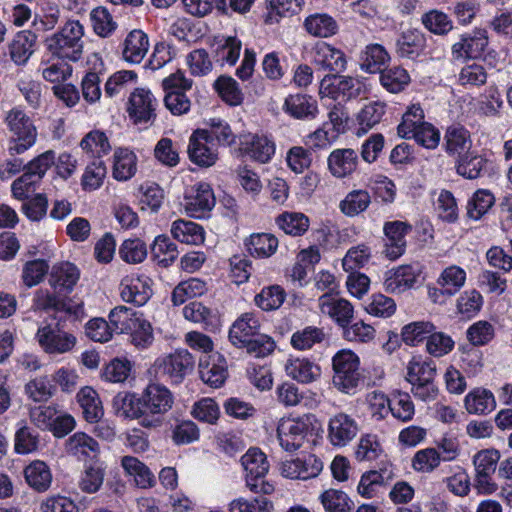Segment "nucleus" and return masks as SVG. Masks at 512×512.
I'll return each mask as SVG.
<instances>
[{
    "instance_id": "f257e3e1",
    "label": "nucleus",
    "mask_w": 512,
    "mask_h": 512,
    "mask_svg": "<svg viewBox=\"0 0 512 512\" xmlns=\"http://www.w3.org/2000/svg\"><path fill=\"white\" fill-rule=\"evenodd\" d=\"M84 27L78 20L67 21L62 28L47 37L48 51L59 59L78 61L84 48Z\"/></svg>"
},
{
    "instance_id": "f03ea898",
    "label": "nucleus",
    "mask_w": 512,
    "mask_h": 512,
    "mask_svg": "<svg viewBox=\"0 0 512 512\" xmlns=\"http://www.w3.org/2000/svg\"><path fill=\"white\" fill-rule=\"evenodd\" d=\"M436 365L422 356L412 357L406 365V381L411 385V393L422 401H432L437 397L435 385Z\"/></svg>"
},
{
    "instance_id": "7ed1b4c3",
    "label": "nucleus",
    "mask_w": 512,
    "mask_h": 512,
    "mask_svg": "<svg viewBox=\"0 0 512 512\" xmlns=\"http://www.w3.org/2000/svg\"><path fill=\"white\" fill-rule=\"evenodd\" d=\"M145 417L140 424L145 428L160 426L161 417L170 411L174 404L172 392L160 383H149L141 393Z\"/></svg>"
},
{
    "instance_id": "20e7f679",
    "label": "nucleus",
    "mask_w": 512,
    "mask_h": 512,
    "mask_svg": "<svg viewBox=\"0 0 512 512\" xmlns=\"http://www.w3.org/2000/svg\"><path fill=\"white\" fill-rule=\"evenodd\" d=\"M194 366V358L186 349L158 357L150 369V373L159 381L172 385L180 384Z\"/></svg>"
},
{
    "instance_id": "39448f33",
    "label": "nucleus",
    "mask_w": 512,
    "mask_h": 512,
    "mask_svg": "<svg viewBox=\"0 0 512 512\" xmlns=\"http://www.w3.org/2000/svg\"><path fill=\"white\" fill-rule=\"evenodd\" d=\"M241 465L247 488L255 494L269 495L274 492V485L265 480L269 471L266 455L258 448H250L242 457Z\"/></svg>"
},
{
    "instance_id": "423d86ee",
    "label": "nucleus",
    "mask_w": 512,
    "mask_h": 512,
    "mask_svg": "<svg viewBox=\"0 0 512 512\" xmlns=\"http://www.w3.org/2000/svg\"><path fill=\"white\" fill-rule=\"evenodd\" d=\"M6 122L12 133L8 147L11 155L22 154L35 144L37 131L24 111L13 108L8 113Z\"/></svg>"
},
{
    "instance_id": "0eeeda50",
    "label": "nucleus",
    "mask_w": 512,
    "mask_h": 512,
    "mask_svg": "<svg viewBox=\"0 0 512 512\" xmlns=\"http://www.w3.org/2000/svg\"><path fill=\"white\" fill-rule=\"evenodd\" d=\"M310 425V418L307 415L281 418L277 425L280 446L288 452L298 450L306 439Z\"/></svg>"
},
{
    "instance_id": "6e6552de",
    "label": "nucleus",
    "mask_w": 512,
    "mask_h": 512,
    "mask_svg": "<svg viewBox=\"0 0 512 512\" xmlns=\"http://www.w3.org/2000/svg\"><path fill=\"white\" fill-rule=\"evenodd\" d=\"M237 144L242 156L261 164L270 162L276 151L275 142L264 134L242 133Z\"/></svg>"
},
{
    "instance_id": "1a4fd4ad",
    "label": "nucleus",
    "mask_w": 512,
    "mask_h": 512,
    "mask_svg": "<svg viewBox=\"0 0 512 512\" xmlns=\"http://www.w3.org/2000/svg\"><path fill=\"white\" fill-rule=\"evenodd\" d=\"M423 273L420 263L400 265L385 272L383 286L390 294H402L412 289Z\"/></svg>"
},
{
    "instance_id": "9d476101",
    "label": "nucleus",
    "mask_w": 512,
    "mask_h": 512,
    "mask_svg": "<svg viewBox=\"0 0 512 512\" xmlns=\"http://www.w3.org/2000/svg\"><path fill=\"white\" fill-rule=\"evenodd\" d=\"M36 340L47 354L59 355L70 352L76 345V337L58 325L41 326L36 333Z\"/></svg>"
},
{
    "instance_id": "9b49d317",
    "label": "nucleus",
    "mask_w": 512,
    "mask_h": 512,
    "mask_svg": "<svg viewBox=\"0 0 512 512\" xmlns=\"http://www.w3.org/2000/svg\"><path fill=\"white\" fill-rule=\"evenodd\" d=\"M215 196L208 183L201 182L190 187L184 196V209L193 218H204L215 206Z\"/></svg>"
},
{
    "instance_id": "f8f14e48",
    "label": "nucleus",
    "mask_w": 512,
    "mask_h": 512,
    "mask_svg": "<svg viewBox=\"0 0 512 512\" xmlns=\"http://www.w3.org/2000/svg\"><path fill=\"white\" fill-rule=\"evenodd\" d=\"M187 153L190 161L202 168L212 167L219 158L218 149L208 139L204 129H197L191 134Z\"/></svg>"
},
{
    "instance_id": "ddd939ff",
    "label": "nucleus",
    "mask_w": 512,
    "mask_h": 512,
    "mask_svg": "<svg viewBox=\"0 0 512 512\" xmlns=\"http://www.w3.org/2000/svg\"><path fill=\"white\" fill-rule=\"evenodd\" d=\"M152 285L153 281L149 276L132 273L122 279L120 295L125 302L143 306L153 295Z\"/></svg>"
},
{
    "instance_id": "4468645a",
    "label": "nucleus",
    "mask_w": 512,
    "mask_h": 512,
    "mask_svg": "<svg viewBox=\"0 0 512 512\" xmlns=\"http://www.w3.org/2000/svg\"><path fill=\"white\" fill-rule=\"evenodd\" d=\"M357 421L344 412H339L328 421L327 438L334 447H344L358 434Z\"/></svg>"
},
{
    "instance_id": "2eb2a0df",
    "label": "nucleus",
    "mask_w": 512,
    "mask_h": 512,
    "mask_svg": "<svg viewBox=\"0 0 512 512\" xmlns=\"http://www.w3.org/2000/svg\"><path fill=\"white\" fill-rule=\"evenodd\" d=\"M322 314L329 316L340 327H346L354 316V307L346 299L325 293L319 297Z\"/></svg>"
},
{
    "instance_id": "dca6fc26",
    "label": "nucleus",
    "mask_w": 512,
    "mask_h": 512,
    "mask_svg": "<svg viewBox=\"0 0 512 512\" xmlns=\"http://www.w3.org/2000/svg\"><path fill=\"white\" fill-rule=\"evenodd\" d=\"M312 63L319 69L342 72L346 68L344 53L326 42H318L312 49Z\"/></svg>"
},
{
    "instance_id": "f3484780",
    "label": "nucleus",
    "mask_w": 512,
    "mask_h": 512,
    "mask_svg": "<svg viewBox=\"0 0 512 512\" xmlns=\"http://www.w3.org/2000/svg\"><path fill=\"white\" fill-rule=\"evenodd\" d=\"M323 469V463L315 455H307L284 461L281 464V474L290 479L307 480L316 477Z\"/></svg>"
},
{
    "instance_id": "a211bd4d",
    "label": "nucleus",
    "mask_w": 512,
    "mask_h": 512,
    "mask_svg": "<svg viewBox=\"0 0 512 512\" xmlns=\"http://www.w3.org/2000/svg\"><path fill=\"white\" fill-rule=\"evenodd\" d=\"M358 164V154L352 148L334 149L327 157L328 170L337 179L351 176L357 170Z\"/></svg>"
},
{
    "instance_id": "6ab92c4d",
    "label": "nucleus",
    "mask_w": 512,
    "mask_h": 512,
    "mask_svg": "<svg viewBox=\"0 0 512 512\" xmlns=\"http://www.w3.org/2000/svg\"><path fill=\"white\" fill-rule=\"evenodd\" d=\"M199 374L204 383L211 387H220L227 378L225 358L218 352L202 356L199 360Z\"/></svg>"
},
{
    "instance_id": "aec40b11",
    "label": "nucleus",
    "mask_w": 512,
    "mask_h": 512,
    "mask_svg": "<svg viewBox=\"0 0 512 512\" xmlns=\"http://www.w3.org/2000/svg\"><path fill=\"white\" fill-rule=\"evenodd\" d=\"M88 71L84 75L81 88L82 96L88 103H95L101 97L100 74L104 70L101 57L94 53L87 57Z\"/></svg>"
},
{
    "instance_id": "412c9836",
    "label": "nucleus",
    "mask_w": 512,
    "mask_h": 512,
    "mask_svg": "<svg viewBox=\"0 0 512 512\" xmlns=\"http://www.w3.org/2000/svg\"><path fill=\"white\" fill-rule=\"evenodd\" d=\"M411 227L402 221L386 222L383 228L385 234V253L391 260L403 255L406 248V235Z\"/></svg>"
},
{
    "instance_id": "4be33fe9",
    "label": "nucleus",
    "mask_w": 512,
    "mask_h": 512,
    "mask_svg": "<svg viewBox=\"0 0 512 512\" xmlns=\"http://www.w3.org/2000/svg\"><path fill=\"white\" fill-rule=\"evenodd\" d=\"M65 451L80 461H87L98 457L100 445L92 436L76 432L66 440Z\"/></svg>"
},
{
    "instance_id": "5701e85b",
    "label": "nucleus",
    "mask_w": 512,
    "mask_h": 512,
    "mask_svg": "<svg viewBox=\"0 0 512 512\" xmlns=\"http://www.w3.org/2000/svg\"><path fill=\"white\" fill-rule=\"evenodd\" d=\"M283 111L298 120H312L319 113L317 101L310 95L300 93L285 98Z\"/></svg>"
},
{
    "instance_id": "b1692460",
    "label": "nucleus",
    "mask_w": 512,
    "mask_h": 512,
    "mask_svg": "<svg viewBox=\"0 0 512 512\" xmlns=\"http://www.w3.org/2000/svg\"><path fill=\"white\" fill-rule=\"evenodd\" d=\"M285 372L288 377L301 384H310L321 377V367L304 357H291L285 363Z\"/></svg>"
},
{
    "instance_id": "393cba45",
    "label": "nucleus",
    "mask_w": 512,
    "mask_h": 512,
    "mask_svg": "<svg viewBox=\"0 0 512 512\" xmlns=\"http://www.w3.org/2000/svg\"><path fill=\"white\" fill-rule=\"evenodd\" d=\"M130 115L136 122H148L155 118L157 100L150 90L144 88L135 89L129 99Z\"/></svg>"
},
{
    "instance_id": "a878e982",
    "label": "nucleus",
    "mask_w": 512,
    "mask_h": 512,
    "mask_svg": "<svg viewBox=\"0 0 512 512\" xmlns=\"http://www.w3.org/2000/svg\"><path fill=\"white\" fill-rule=\"evenodd\" d=\"M488 45L487 32L482 29L475 30L472 34L463 36L461 40L452 46V54L455 58H478Z\"/></svg>"
},
{
    "instance_id": "bb28decb",
    "label": "nucleus",
    "mask_w": 512,
    "mask_h": 512,
    "mask_svg": "<svg viewBox=\"0 0 512 512\" xmlns=\"http://www.w3.org/2000/svg\"><path fill=\"white\" fill-rule=\"evenodd\" d=\"M260 322L254 313L247 312L238 317L229 330V340L240 347L259 333Z\"/></svg>"
},
{
    "instance_id": "cd10ccee",
    "label": "nucleus",
    "mask_w": 512,
    "mask_h": 512,
    "mask_svg": "<svg viewBox=\"0 0 512 512\" xmlns=\"http://www.w3.org/2000/svg\"><path fill=\"white\" fill-rule=\"evenodd\" d=\"M472 147L470 132L459 124L449 126L444 134V148L452 157H460L468 153Z\"/></svg>"
},
{
    "instance_id": "c85d7f7f",
    "label": "nucleus",
    "mask_w": 512,
    "mask_h": 512,
    "mask_svg": "<svg viewBox=\"0 0 512 512\" xmlns=\"http://www.w3.org/2000/svg\"><path fill=\"white\" fill-rule=\"evenodd\" d=\"M27 485L38 493L48 491L52 485L53 475L48 464L42 460H34L23 471Z\"/></svg>"
},
{
    "instance_id": "c756f323",
    "label": "nucleus",
    "mask_w": 512,
    "mask_h": 512,
    "mask_svg": "<svg viewBox=\"0 0 512 512\" xmlns=\"http://www.w3.org/2000/svg\"><path fill=\"white\" fill-rule=\"evenodd\" d=\"M149 50L148 36L141 30L131 31L122 43V57L131 64L140 63Z\"/></svg>"
},
{
    "instance_id": "7c9ffc66",
    "label": "nucleus",
    "mask_w": 512,
    "mask_h": 512,
    "mask_svg": "<svg viewBox=\"0 0 512 512\" xmlns=\"http://www.w3.org/2000/svg\"><path fill=\"white\" fill-rule=\"evenodd\" d=\"M138 158L128 148H117L113 154L112 176L115 180L125 182L135 176Z\"/></svg>"
},
{
    "instance_id": "2f4dec72",
    "label": "nucleus",
    "mask_w": 512,
    "mask_h": 512,
    "mask_svg": "<svg viewBox=\"0 0 512 512\" xmlns=\"http://www.w3.org/2000/svg\"><path fill=\"white\" fill-rule=\"evenodd\" d=\"M464 407L469 414L486 415L496 408V400L490 390L479 387L465 396Z\"/></svg>"
},
{
    "instance_id": "473e14b6",
    "label": "nucleus",
    "mask_w": 512,
    "mask_h": 512,
    "mask_svg": "<svg viewBox=\"0 0 512 512\" xmlns=\"http://www.w3.org/2000/svg\"><path fill=\"white\" fill-rule=\"evenodd\" d=\"M216 61L233 66L239 59L242 42L236 36L220 35L214 38Z\"/></svg>"
},
{
    "instance_id": "72a5a7b5",
    "label": "nucleus",
    "mask_w": 512,
    "mask_h": 512,
    "mask_svg": "<svg viewBox=\"0 0 512 512\" xmlns=\"http://www.w3.org/2000/svg\"><path fill=\"white\" fill-rule=\"evenodd\" d=\"M170 232L175 240L184 244L200 245L205 240L203 227L189 220H175L171 224Z\"/></svg>"
},
{
    "instance_id": "f704fd0d",
    "label": "nucleus",
    "mask_w": 512,
    "mask_h": 512,
    "mask_svg": "<svg viewBox=\"0 0 512 512\" xmlns=\"http://www.w3.org/2000/svg\"><path fill=\"white\" fill-rule=\"evenodd\" d=\"M116 415L126 419H143L145 417L142 397L129 392L118 393L113 398Z\"/></svg>"
},
{
    "instance_id": "c9c22d12",
    "label": "nucleus",
    "mask_w": 512,
    "mask_h": 512,
    "mask_svg": "<svg viewBox=\"0 0 512 512\" xmlns=\"http://www.w3.org/2000/svg\"><path fill=\"white\" fill-rule=\"evenodd\" d=\"M36 39V35L29 30L20 31L15 35L9 46V53L17 65L25 64L34 53Z\"/></svg>"
},
{
    "instance_id": "e433bc0d",
    "label": "nucleus",
    "mask_w": 512,
    "mask_h": 512,
    "mask_svg": "<svg viewBox=\"0 0 512 512\" xmlns=\"http://www.w3.org/2000/svg\"><path fill=\"white\" fill-rule=\"evenodd\" d=\"M77 401L87 422L95 423L102 418L104 414L102 402L93 388L89 386L81 388L77 393Z\"/></svg>"
},
{
    "instance_id": "4c0bfd02",
    "label": "nucleus",
    "mask_w": 512,
    "mask_h": 512,
    "mask_svg": "<svg viewBox=\"0 0 512 512\" xmlns=\"http://www.w3.org/2000/svg\"><path fill=\"white\" fill-rule=\"evenodd\" d=\"M121 466L127 475L134 478L139 488L147 489L155 485L156 480L153 473L136 457L124 456L121 459Z\"/></svg>"
},
{
    "instance_id": "58836bf2",
    "label": "nucleus",
    "mask_w": 512,
    "mask_h": 512,
    "mask_svg": "<svg viewBox=\"0 0 512 512\" xmlns=\"http://www.w3.org/2000/svg\"><path fill=\"white\" fill-rule=\"evenodd\" d=\"M390 61V55L384 46L373 43L365 47L361 55V69L367 73H380Z\"/></svg>"
},
{
    "instance_id": "ea45409f",
    "label": "nucleus",
    "mask_w": 512,
    "mask_h": 512,
    "mask_svg": "<svg viewBox=\"0 0 512 512\" xmlns=\"http://www.w3.org/2000/svg\"><path fill=\"white\" fill-rule=\"evenodd\" d=\"M80 278V270L70 262H62L52 267L49 283L54 288L72 290Z\"/></svg>"
},
{
    "instance_id": "a19ab883",
    "label": "nucleus",
    "mask_w": 512,
    "mask_h": 512,
    "mask_svg": "<svg viewBox=\"0 0 512 512\" xmlns=\"http://www.w3.org/2000/svg\"><path fill=\"white\" fill-rule=\"evenodd\" d=\"M304 28L314 37L327 38L336 34L338 24L332 16L326 13H316L305 19Z\"/></svg>"
},
{
    "instance_id": "79ce46f5",
    "label": "nucleus",
    "mask_w": 512,
    "mask_h": 512,
    "mask_svg": "<svg viewBox=\"0 0 512 512\" xmlns=\"http://www.w3.org/2000/svg\"><path fill=\"white\" fill-rule=\"evenodd\" d=\"M277 401L285 407H294L301 403L309 408L316 407L317 399H305L304 394L292 382H283L276 387Z\"/></svg>"
},
{
    "instance_id": "37998d69",
    "label": "nucleus",
    "mask_w": 512,
    "mask_h": 512,
    "mask_svg": "<svg viewBox=\"0 0 512 512\" xmlns=\"http://www.w3.org/2000/svg\"><path fill=\"white\" fill-rule=\"evenodd\" d=\"M466 278V271L462 267L450 265L443 269L436 283L443 287V291L448 294V297H452L464 287Z\"/></svg>"
},
{
    "instance_id": "c03bdc74",
    "label": "nucleus",
    "mask_w": 512,
    "mask_h": 512,
    "mask_svg": "<svg viewBox=\"0 0 512 512\" xmlns=\"http://www.w3.org/2000/svg\"><path fill=\"white\" fill-rule=\"evenodd\" d=\"M276 224L287 235L302 236L310 226L309 218L301 212L285 211L276 218Z\"/></svg>"
},
{
    "instance_id": "a18cd8bd",
    "label": "nucleus",
    "mask_w": 512,
    "mask_h": 512,
    "mask_svg": "<svg viewBox=\"0 0 512 512\" xmlns=\"http://www.w3.org/2000/svg\"><path fill=\"white\" fill-rule=\"evenodd\" d=\"M143 314L126 306H117L109 313V321L117 333H129Z\"/></svg>"
},
{
    "instance_id": "49530a36",
    "label": "nucleus",
    "mask_w": 512,
    "mask_h": 512,
    "mask_svg": "<svg viewBox=\"0 0 512 512\" xmlns=\"http://www.w3.org/2000/svg\"><path fill=\"white\" fill-rule=\"evenodd\" d=\"M424 45L422 33L416 29L404 31L396 41V52L400 57L414 58Z\"/></svg>"
},
{
    "instance_id": "de8ad7c7",
    "label": "nucleus",
    "mask_w": 512,
    "mask_h": 512,
    "mask_svg": "<svg viewBox=\"0 0 512 512\" xmlns=\"http://www.w3.org/2000/svg\"><path fill=\"white\" fill-rule=\"evenodd\" d=\"M371 203V196L368 191L357 189L350 191L340 202L339 208L343 214L349 217L364 212Z\"/></svg>"
},
{
    "instance_id": "09e8293b",
    "label": "nucleus",
    "mask_w": 512,
    "mask_h": 512,
    "mask_svg": "<svg viewBox=\"0 0 512 512\" xmlns=\"http://www.w3.org/2000/svg\"><path fill=\"white\" fill-rule=\"evenodd\" d=\"M207 290L206 283L198 278H190L180 282L173 290L171 300L175 306L182 305L188 299L203 295Z\"/></svg>"
},
{
    "instance_id": "8fccbe9b",
    "label": "nucleus",
    "mask_w": 512,
    "mask_h": 512,
    "mask_svg": "<svg viewBox=\"0 0 512 512\" xmlns=\"http://www.w3.org/2000/svg\"><path fill=\"white\" fill-rule=\"evenodd\" d=\"M246 246L252 256L266 258L275 253L278 239L272 234L257 233L250 236Z\"/></svg>"
},
{
    "instance_id": "3c124183",
    "label": "nucleus",
    "mask_w": 512,
    "mask_h": 512,
    "mask_svg": "<svg viewBox=\"0 0 512 512\" xmlns=\"http://www.w3.org/2000/svg\"><path fill=\"white\" fill-rule=\"evenodd\" d=\"M385 113V106L380 102H371L365 105L357 115V135L366 134L378 124Z\"/></svg>"
},
{
    "instance_id": "603ef678",
    "label": "nucleus",
    "mask_w": 512,
    "mask_h": 512,
    "mask_svg": "<svg viewBox=\"0 0 512 512\" xmlns=\"http://www.w3.org/2000/svg\"><path fill=\"white\" fill-rule=\"evenodd\" d=\"M285 290L279 285L264 287L255 295L254 302L263 311L279 309L285 301Z\"/></svg>"
},
{
    "instance_id": "864d4df0",
    "label": "nucleus",
    "mask_w": 512,
    "mask_h": 512,
    "mask_svg": "<svg viewBox=\"0 0 512 512\" xmlns=\"http://www.w3.org/2000/svg\"><path fill=\"white\" fill-rule=\"evenodd\" d=\"M80 147L90 157L96 158H101L111 150V145L106 134L99 130L90 131L81 140Z\"/></svg>"
},
{
    "instance_id": "5fc2aeb1",
    "label": "nucleus",
    "mask_w": 512,
    "mask_h": 512,
    "mask_svg": "<svg viewBox=\"0 0 512 512\" xmlns=\"http://www.w3.org/2000/svg\"><path fill=\"white\" fill-rule=\"evenodd\" d=\"M325 336V332L322 328L307 326L301 330L295 331L291 336L290 342L292 347L296 350L304 351L324 341Z\"/></svg>"
},
{
    "instance_id": "6e6d98bb",
    "label": "nucleus",
    "mask_w": 512,
    "mask_h": 512,
    "mask_svg": "<svg viewBox=\"0 0 512 512\" xmlns=\"http://www.w3.org/2000/svg\"><path fill=\"white\" fill-rule=\"evenodd\" d=\"M424 118L423 108L419 104H411L403 114L402 121L398 125V135L405 139H411V133L426 123Z\"/></svg>"
},
{
    "instance_id": "4d7b16f0",
    "label": "nucleus",
    "mask_w": 512,
    "mask_h": 512,
    "mask_svg": "<svg viewBox=\"0 0 512 512\" xmlns=\"http://www.w3.org/2000/svg\"><path fill=\"white\" fill-rule=\"evenodd\" d=\"M410 82L408 72L399 66L385 69L380 74L381 85L389 92L398 93Z\"/></svg>"
},
{
    "instance_id": "13d9d810",
    "label": "nucleus",
    "mask_w": 512,
    "mask_h": 512,
    "mask_svg": "<svg viewBox=\"0 0 512 512\" xmlns=\"http://www.w3.org/2000/svg\"><path fill=\"white\" fill-rule=\"evenodd\" d=\"M435 330V326L428 321H417L405 325L401 331V337L405 344L415 346L427 340Z\"/></svg>"
},
{
    "instance_id": "bf43d9fd",
    "label": "nucleus",
    "mask_w": 512,
    "mask_h": 512,
    "mask_svg": "<svg viewBox=\"0 0 512 512\" xmlns=\"http://www.w3.org/2000/svg\"><path fill=\"white\" fill-rule=\"evenodd\" d=\"M390 413L401 422L411 421L415 414V406L410 395L400 391L394 393L391 398Z\"/></svg>"
},
{
    "instance_id": "052dcab7",
    "label": "nucleus",
    "mask_w": 512,
    "mask_h": 512,
    "mask_svg": "<svg viewBox=\"0 0 512 512\" xmlns=\"http://www.w3.org/2000/svg\"><path fill=\"white\" fill-rule=\"evenodd\" d=\"M106 166L100 159L93 161L84 170L81 178V185L85 191L99 189L106 177Z\"/></svg>"
},
{
    "instance_id": "680f3d73",
    "label": "nucleus",
    "mask_w": 512,
    "mask_h": 512,
    "mask_svg": "<svg viewBox=\"0 0 512 512\" xmlns=\"http://www.w3.org/2000/svg\"><path fill=\"white\" fill-rule=\"evenodd\" d=\"M495 202L494 195L488 190H477L467 205V214L473 220L480 219Z\"/></svg>"
},
{
    "instance_id": "e2e57ef3",
    "label": "nucleus",
    "mask_w": 512,
    "mask_h": 512,
    "mask_svg": "<svg viewBox=\"0 0 512 512\" xmlns=\"http://www.w3.org/2000/svg\"><path fill=\"white\" fill-rule=\"evenodd\" d=\"M485 163L486 161L482 156L469 151L457 158L456 170L459 175L465 178L476 179L480 176Z\"/></svg>"
},
{
    "instance_id": "0e129e2a",
    "label": "nucleus",
    "mask_w": 512,
    "mask_h": 512,
    "mask_svg": "<svg viewBox=\"0 0 512 512\" xmlns=\"http://www.w3.org/2000/svg\"><path fill=\"white\" fill-rule=\"evenodd\" d=\"M325 512H350L351 501L346 493L336 489L324 491L319 497Z\"/></svg>"
},
{
    "instance_id": "69168bd1",
    "label": "nucleus",
    "mask_w": 512,
    "mask_h": 512,
    "mask_svg": "<svg viewBox=\"0 0 512 512\" xmlns=\"http://www.w3.org/2000/svg\"><path fill=\"white\" fill-rule=\"evenodd\" d=\"M120 258L129 264H138L147 257V246L139 238L125 240L119 248Z\"/></svg>"
},
{
    "instance_id": "338daca9",
    "label": "nucleus",
    "mask_w": 512,
    "mask_h": 512,
    "mask_svg": "<svg viewBox=\"0 0 512 512\" xmlns=\"http://www.w3.org/2000/svg\"><path fill=\"white\" fill-rule=\"evenodd\" d=\"M441 454L436 448H425L417 451L412 458V467L421 473L434 471L441 463Z\"/></svg>"
},
{
    "instance_id": "774afa93",
    "label": "nucleus",
    "mask_w": 512,
    "mask_h": 512,
    "mask_svg": "<svg viewBox=\"0 0 512 512\" xmlns=\"http://www.w3.org/2000/svg\"><path fill=\"white\" fill-rule=\"evenodd\" d=\"M216 88L221 98L231 106H237L243 101V93L239 84L232 77L221 76L216 81Z\"/></svg>"
}]
</instances>
